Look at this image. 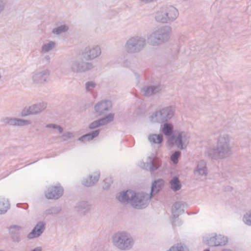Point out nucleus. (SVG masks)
Instances as JSON below:
<instances>
[{
  "instance_id": "nucleus-1",
  "label": "nucleus",
  "mask_w": 251,
  "mask_h": 251,
  "mask_svg": "<svg viewBox=\"0 0 251 251\" xmlns=\"http://www.w3.org/2000/svg\"><path fill=\"white\" fill-rule=\"evenodd\" d=\"M231 154L230 137L226 133L221 134L218 137L216 148H208L205 151L206 157L214 160L226 158Z\"/></svg>"
},
{
  "instance_id": "nucleus-2",
  "label": "nucleus",
  "mask_w": 251,
  "mask_h": 251,
  "mask_svg": "<svg viewBox=\"0 0 251 251\" xmlns=\"http://www.w3.org/2000/svg\"><path fill=\"white\" fill-rule=\"evenodd\" d=\"M118 199L122 202L130 201L133 207L139 209L147 207L149 201V195L144 193H135L133 191L127 190L121 193Z\"/></svg>"
},
{
  "instance_id": "nucleus-3",
  "label": "nucleus",
  "mask_w": 251,
  "mask_h": 251,
  "mask_svg": "<svg viewBox=\"0 0 251 251\" xmlns=\"http://www.w3.org/2000/svg\"><path fill=\"white\" fill-rule=\"evenodd\" d=\"M172 27L169 25L162 26L153 31L147 38L148 42L152 46H158L167 42L170 37Z\"/></svg>"
},
{
  "instance_id": "nucleus-4",
  "label": "nucleus",
  "mask_w": 251,
  "mask_h": 251,
  "mask_svg": "<svg viewBox=\"0 0 251 251\" xmlns=\"http://www.w3.org/2000/svg\"><path fill=\"white\" fill-rule=\"evenodd\" d=\"M112 239L113 245L122 251L129 250L132 248L134 243L130 234L123 231L115 233Z\"/></svg>"
},
{
  "instance_id": "nucleus-5",
  "label": "nucleus",
  "mask_w": 251,
  "mask_h": 251,
  "mask_svg": "<svg viewBox=\"0 0 251 251\" xmlns=\"http://www.w3.org/2000/svg\"><path fill=\"white\" fill-rule=\"evenodd\" d=\"M178 15L179 12L175 7L171 5L163 6L156 13L155 19L158 22L170 23L174 21Z\"/></svg>"
},
{
  "instance_id": "nucleus-6",
  "label": "nucleus",
  "mask_w": 251,
  "mask_h": 251,
  "mask_svg": "<svg viewBox=\"0 0 251 251\" xmlns=\"http://www.w3.org/2000/svg\"><path fill=\"white\" fill-rule=\"evenodd\" d=\"M175 111L174 106L164 107L153 112L150 117V120L152 123L160 124L168 122L174 117Z\"/></svg>"
},
{
  "instance_id": "nucleus-7",
  "label": "nucleus",
  "mask_w": 251,
  "mask_h": 251,
  "mask_svg": "<svg viewBox=\"0 0 251 251\" xmlns=\"http://www.w3.org/2000/svg\"><path fill=\"white\" fill-rule=\"evenodd\" d=\"M146 40L142 36H135L127 40L125 48L129 53H136L142 51L146 47Z\"/></svg>"
},
{
  "instance_id": "nucleus-8",
  "label": "nucleus",
  "mask_w": 251,
  "mask_h": 251,
  "mask_svg": "<svg viewBox=\"0 0 251 251\" xmlns=\"http://www.w3.org/2000/svg\"><path fill=\"white\" fill-rule=\"evenodd\" d=\"M71 71L74 73H82L88 71L93 68L94 66L91 62H85L81 58L72 59L69 63Z\"/></svg>"
},
{
  "instance_id": "nucleus-9",
  "label": "nucleus",
  "mask_w": 251,
  "mask_h": 251,
  "mask_svg": "<svg viewBox=\"0 0 251 251\" xmlns=\"http://www.w3.org/2000/svg\"><path fill=\"white\" fill-rule=\"evenodd\" d=\"M47 107L46 102H39L25 107L22 111L21 116L23 117L29 115L38 114L44 110Z\"/></svg>"
},
{
  "instance_id": "nucleus-10",
  "label": "nucleus",
  "mask_w": 251,
  "mask_h": 251,
  "mask_svg": "<svg viewBox=\"0 0 251 251\" xmlns=\"http://www.w3.org/2000/svg\"><path fill=\"white\" fill-rule=\"evenodd\" d=\"M3 125L23 126L31 124L30 120L19 119L17 118L5 117L1 119Z\"/></svg>"
},
{
  "instance_id": "nucleus-11",
  "label": "nucleus",
  "mask_w": 251,
  "mask_h": 251,
  "mask_svg": "<svg viewBox=\"0 0 251 251\" xmlns=\"http://www.w3.org/2000/svg\"><path fill=\"white\" fill-rule=\"evenodd\" d=\"M160 161L153 157L149 156L146 163H141V167L146 170H149L151 173L157 170L160 166Z\"/></svg>"
},
{
  "instance_id": "nucleus-12",
  "label": "nucleus",
  "mask_w": 251,
  "mask_h": 251,
  "mask_svg": "<svg viewBox=\"0 0 251 251\" xmlns=\"http://www.w3.org/2000/svg\"><path fill=\"white\" fill-rule=\"evenodd\" d=\"M228 242V238L221 234H216L207 240L206 244L210 247L224 246Z\"/></svg>"
},
{
  "instance_id": "nucleus-13",
  "label": "nucleus",
  "mask_w": 251,
  "mask_h": 251,
  "mask_svg": "<svg viewBox=\"0 0 251 251\" xmlns=\"http://www.w3.org/2000/svg\"><path fill=\"white\" fill-rule=\"evenodd\" d=\"M64 189L61 186H52L49 187L45 195L48 199L57 200L63 194Z\"/></svg>"
},
{
  "instance_id": "nucleus-14",
  "label": "nucleus",
  "mask_w": 251,
  "mask_h": 251,
  "mask_svg": "<svg viewBox=\"0 0 251 251\" xmlns=\"http://www.w3.org/2000/svg\"><path fill=\"white\" fill-rule=\"evenodd\" d=\"M100 54L101 49L100 46L98 45L91 48H86L83 52V55L87 60L94 59L100 55Z\"/></svg>"
},
{
  "instance_id": "nucleus-15",
  "label": "nucleus",
  "mask_w": 251,
  "mask_h": 251,
  "mask_svg": "<svg viewBox=\"0 0 251 251\" xmlns=\"http://www.w3.org/2000/svg\"><path fill=\"white\" fill-rule=\"evenodd\" d=\"M112 107L111 101L105 100L98 102L95 106V110L99 116L104 114L109 110Z\"/></svg>"
},
{
  "instance_id": "nucleus-16",
  "label": "nucleus",
  "mask_w": 251,
  "mask_h": 251,
  "mask_svg": "<svg viewBox=\"0 0 251 251\" xmlns=\"http://www.w3.org/2000/svg\"><path fill=\"white\" fill-rule=\"evenodd\" d=\"M163 126L162 131L165 135L169 137L168 142L170 145H173V142L176 138V135L174 134V126L171 123L168 122L163 123Z\"/></svg>"
},
{
  "instance_id": "nucleus-17",
  "label": "nucleus",
  "mask_w": 251,
  "mask_h": 251,
  "mask_svg": "<svg viewBox=\"0 0 251 251\" xmlns=\"http://www.w3.org/2000/svg\"><path fill=\"white\" fill-rule=\"evenodd\" d=\"M50 75V71L48 69L39 70L34 73L32 79L34 83H43L46 81Z\"/></svg>"
},
{
  "instance_id": "nucleus-18",
  "label": "nucleus",
  "mask_w": 251,
  "mask_h": 251,
  "mask_svg": "<svg viewBox=\"0 0 251 251\" xmlns=\"http://www.w3.org/2000/svg\"><path fill=\"white\" fill-rule=\"evenodd\" d=\"M45 229V223L43 222H39L32 231L27 235L28 239L38 237L44 232Z\"/></svg>"
},
{
  "instance_id": "nucleus-19",
  "label": "nucleus",
  "mask_w": 251,
  "mask_h": 251,
  "mask_svg": "<svg viewBox=\"0 0 251 251\" xmlns=\"http://www.w3.org/2000/svg\"><path fill=\"white\" fill-rule=\"evenodd\" d=\"M161 90V85L145 86L141 89V93L146 97H150L159 93Z\"/></svg>"
},
{
  "instance_id": "nucleus-20",
  "label": "nucleus",
  "mask_w": 251,
  "mask_h": 251,
  "mask_svg": "<svg viewBox=\"0 0 251 251\" xmlns=\"http://www.w3.org/2000/svg\"><path fill=\"white\" fill-rule=\"evenodd\" d=\"M100 173L99 171L94 172L93 175H90L88 178L82 181V184L86 187H91L94 185L99 180Z\"/></svg>"
},
{
  "instance_id": "nucleus-21",
  "label": "nucleus",
  "mask_w": 251,
  "mask_h": 251,
  "mask_svg": "<svg viewBox=\"0 0 251 251\" xmlns=\"http://www.w3.org/2000/svg\"><path fill=\"white\" fill-rule=\"evenodd\" d=\"M22 227L17 225L11 226L9 228V233L13 242L19 243L21 241L20 232Z\"/></svg>"
},
{
  "instance_id": "nucleus-22",
  "label": "nucleus",
  "mask_w": 251,
  "mask_h": 251,
  "mask_svg": "<svg viewBox=\"0 0 251 251\" xmlns=\"http://www.w3.org/2000/svg\"><path fill=\"white\" fill-rule=\"evenodd\" d=\"M90 208V205L86 201L78 202L75 207V210L80 215H84L88 213Z\"/></svg>"
},
{
  "instance_id": "nucleus-23",
  "label": "nucleus",
  "mask_w": 251,
  "mask_h": 251,
  "mask_svg": "<svg viewBox=\"0 0 251 251\" xmlns=\"http://www.w3.org/2000/svg\"><path fill=\"white\" fill-rule=\"evenodd\" d=\"M187 140V134L184 131L179 132L177 136H176V138L174 141H175V144L177 148L180 150H184L186 147H184V142Z\"/></svg>"
},
{
  "instance_id": "nucleus-24",
  "label": "nucleus",
  "mask_w": 251,
  "mask_h": 251,
  "mask_svg": "<svg viewBox=\"0 0 251 251\" xmlns=\"http://www.w3.org/2000/svg\"><path fill=\"white\" fill-rule=\"evenodd\" d=\"M163 185L164 180L162 179L154 180L152 183L149 200L161 190Z\"/></svg>"
},
{
  "instance_id": "nucleus-25",
  "label": "nucleus",
  "mask_w": 251,
  "mask_h": 251,
  "mask_svg": "<svg viewBox=\"0 0 251 251\" xmlns=\"http://www.w3.org/2000/svg\"><path fill=\"white\" fill-rule=\"evenodd\" d=\"M183 204L181 202H175L172 207V213L173 218L176 220L178 216L184 212ZM175 221H174V222Z\"/></svg>"
},
{
  "instance_id": "nucleus-26",
  "label": "nucleus",
  "mask_w": 251,
  "mask_h": 251,
  "mask_svg": "<svg viewBox=\"0 0 251 251\" xmlns=\"http://www.w3.org/2000/svg\"><path fill=\"white\" fill-rule=\"evenodd\" d=\"M195 175L204 176L207 175V169L205 161L201 160L199 161L196 169L194 170Z\"/></svg>"
},
{
  "instance_id": "nucleus-27",
  "label": "nucleus",
  "mask_w": 251,
  "mask_h": 251,
  "mask_svg": "<svg viewBox=\"0 0 251 251\" xmlns=\"http://www.w3.org/2000/svg\"><path fill=\"white\" fill-rule=\"evenodd\" d=\"M10 208V204L7 200L0 199V214H5Z\"/></svg>"
},
{
  "instance_id": "nucleus-28",
  "label": "nucleus",
  "mask_w": 251,
  "mask_h": 251,
  "mask_svg": "<svg viewBox=\"0 0 251 251\" xmlns=\"http://www.w3.org/2000/svg\"><path fill=\"white\" fill-rule=\"evenodd\" d=\"M170 184L171 188L174 191H178L181 189V185L180 181L177 176H174L170 180Z\"/></svg>"
},
{
  "instance_id": "nucleus-29",
  "label": "nucleus",
  "mask_w": 251,
  "mask_h": 251,
  "mask_svg": "<svg viewBox=\"0 0 251 251\" xmlns=\"http://www.w3.org/2000/svg\"><path fill=\"white\" fill-rule=\"evenodd\" d=\"M148 139L150 142L152 143L161 144L163 142V138L161 134H152L149 135Z\"/></svg>"
},
{
  "instance_id": "nucleus-30",
  "label": "nucleus",
  "mask_w": 251,
  "mask_h": 251,
  "mask_svg": "<svg viewBox=\"0 0 251 251\" xmlns=\"http://www.w3.org/2000/svg\"><path fill=\"white\" fill-rule=\"evenodd\" d=\"M167 251H189V250L186 245L180 243L175 244Z\"/></svg>"
},
{
  "instance_id": "nucleus-31",
  "label": "nucleus",
  "mask_w": 251,
  "mask_h": 251,
  "mask_svg": "<svg viewBox=\"0 0 251 251\" xmlns=\"http://www.w3.org/2000/svg\"><path fill=\"white\" fill-rule=\"evenodd\" d=\"M114 120V114L110 113L104 117L97 120L100 126H104L107 124L113 121Z\"/></svg>"
},
{
  "instance_id": "nucleus-32",
  "label": "nucleus",
  "mask_w": 251,
  "mask_h": 251,
  "mask_svg": "<svg viewBox=\"0 0 251 251\" xmlns=\"http://www.w3.org/2000/svg\"><path fill=\"white\" fill-rule=\"evenodd\" d=\"M55 46V43L50 41L48 43L44 44L42 47V50L45 52L51 50Z\"/></svg>"
},
{
  "instance_id": "nucleus-33",
  "label": "nucleus",
  "mask_w": 251,
  "mask_h": 251,
  "mask_svg": "<svg viewBox=\"0 0 251 251\" xmlns=\"http://www.w3.org/2000/svg\"><path fill=\"white\" fill-rule=\"evenodd\" d=\"M68 29V26L66 25H63L53 29L52 32L58 35L63 32H66Z\"/></svg>"
},
{
  "instance_id": "nucleus-34",
  "label": "nucleus",
  "mask_w": 251,
  "mask_h": 251,
  "mask_svg": "<svg viewBox=\"0 0 251 251\" xmlns=\"http://www.w3.org/2000/svg\"><path fill=\"white\" fill-rule=\"evenodd\" d=\"M61 209L59 207H51L47 209L45 211L46 215H55L59 213Z\"/></svg>"
},
{
  "instance_id": "nucleus-35",
  "label": "nucleus",
  "mask_w": 251,
  "mask_h": 251,
  "mask_svg": "<svg viewBox=\"0 0 251 251\" xmlns=\"http://www.w3.org/2000/svg\"><path fill=\"white\" fill-rule=\"evenodd\" d=\"M180 151H177L173 152V154L171 155V160L172 161L173 164H176L178 163V157L180 156Z\"/></svg>"
},
{
  "instance_id": "nucleus-36",
  "label": "nucleus",
  "mask_w": 251,
  "mask_h": 251,
  "mask_svg": "<svg viewBox=\"0 0 251 251\" xmlns=\"http://www.w3.org/2000/svg\"><path fill=\"white\" fill-rule=\"evenodd\" d=\"M243 221L246 225L251 226V209L244 215Z\"/></svg>"
},
{
  "instance_id": "nucleus-37",
  "label": "nucleus",
  "mask_w": 251,
  "mask_h": 251,
  "mask_svg": "<svg viewBox=\"0 0 251 251\" xmlns=\"http://www.w3.org/2000/svg\"><path fill=\"white\" fill-rule=\"evenodd\" d=\"M112 178H106L104 179L103 181V188L104 189H108L110 187L111 183H112Z\"/></svg>"
},
{
  "instance_id": "nucleus-38",
  "label": "nucleus",
  "mask_w": 251,
  "mask_h": 251,
  "mask_svg": "<svg viewBox=\"0 0 251 251\" xmlns=\"http://www.w3.org/2000/svg\"><path fill=\"white\" fill-rule=\"evenodd\" d=\"M74 136V135L73 133L71 132H67L63 133L61 137L62 138L63 141H65L69 139L73 138Z\"/></svg>"
},
{
  "instance_id": "nucleus-39",
  "label": "nucleus",
  "mask_w": 251,
  "mask_h": 251,
  "mask_svg": "<svg viewBox=\"0 0 251 251\" xmlns=\"http://www.w3.org/2000/svg\"><path fill=\"white\" fill-rule=\"evenodd\" d=\"M96 86V83L93 81H88L85 84V88L87 91H90L94 88Z\"/></svg>"
},
{
  "instance_id": "nucleus-40",
  "label": "nucleus",
  "mask_w": 251,
  "mask_h": 251,
  "mask_svg": "<svg viewBox=\"0 0 251 251\" xmlns=\"http://www.w3.org/2000/svg\"><path fill=\"white\" fill-rule=\"evenodd\" d=\"M100 130L97 129L92 131L91 132L88 133V136L90 140H92L94 138L97 137L100 133Z\"/></svg>"
},
{
  "instance_id": "nucleus-41",
  "label": "nucleus",
  "mask_w": 251,
  "mask_h": 251,
  "mask_svg": "<svg viewBox=\"0 0 251 251\" xmlns=\"http://www.w3.org/2000/svg\"><path fill=\"white\" fill-rule=\"evenodd\" d=\"M100 126V124L99 123L98 120H96L93 122H92L89 126V128L90 129H93L97 127Z\"/></svg>"
},
{
  "instance_id": "nucleus-42",
  "label": "nucleus",
  "mask_w": 251,
  "mask_h": 251,
  "mask_svg": "<svg viewBox=\"0 0 251 251\" xmlns=\"http://www.w3.org/2000/svg\"><path fill=\"white\" fill-rule=\"evenodd\" d=\"M6 4V0H0V14L4 10Z\"/></svg>"
},
{
  "instance_id": "nucleus-43",
  "label": "nucleus",
  "mask_w": 251,
  "mask_h": 251,
  "mask_svg": "<svg viewBox=\"0 0 251 251\" xmlns=\"http://www.w3.org/2000/svg\"><path fill=\"white\" fill-rule=\"evenodd\" d=\"M78 140L80 141L81 142H84L86 141H90L91 140H90V138L89 137L88 134L87 133V134H85V135H83L81 136V137H80L78 139Z\"/></svg>"
},
{
  "instance_id": "nucleus-44",
  "label": "nucleus",
  "mask_w": 251,
  "mask_h": 251,
  "mask_svg": "<svg viewBox=\"0 0 251 251\" xmlns=\"http://www.w3.org/2000/svg\"><path fill=\"white\" fill-rule=\"evenodd\" d=\"M57 125L54 124H48L46 126V127L47 128H52L53 129H56L57 127Z\"/></svg>"
},
{
  "instance_id": "nucleus-45",
  "label": "nucleus",
  "mask_w": 251,
  "mask_h": 251,
  "mask_svg": "<svg viewBox=\"0 0 251 251\" xmlns=\"http://www.w3.org/2000/svg\"><path fill=\"white\" fill-rule=\"evenodd\" d=\"M56 129H58L60 133H62L63 131V128L60 126L57 125Z\"/></svg>"
},
{
  "instance_id": "nucleus-46",
  "label": "nucleus",
  "mask_w": 251,
  "mask_h": 251,
  "mask_svg": "<svg viewBox=\"0 0 251 251\" xmlns=\"http://www.w3.org/2000/svg\"><path fill=\"white\" fill-rule=\"evenodd\" d=\"M140 1L143 3H148L151 2L153 0H140Z\"/></svg>"
},
{
  "instance_id": "nucleus-47",
  "label": "nucleus",
  "mask_w": 251,
  "mask_h": 251,
  "mask_svg": "<svg viewBox=\"0 0 251 251\" xmlns=\"http://www.w3.org/2000/svg\"><path fill=\"white\" fill-rule=\"evenodd\" d=\"M42 251L41 248L39 247L35 248V249L32 250L31 251Z\"/></svg>"
},
{
  "instance_id": "nucleus-48",
  "label": "nucleus",
  "mask_w": 251,
  "mask_h": 251,
  "mask_svg": "<svg viewBox=\"0 0 251 251\" xmlns=\"http://www.w3.org/2000/svg\"><path fill=\"white\" fill-rule=\"evenodd\" d=\"M203 251H210V249H206V250H204Z\"/></svg>"
},
{
  "instance_id": "nucleus-49",
  "label": "nucleus",
  "mask_w": 251,
  "mask_h": 251,
  "mask_svg": "<svg viewBox=\"0 0 251 251\" xmlns=\"http://www.w3.org/2000/svg\"><path fill=\"white\" fill-rule=\"evenodd\" d=\"M19 205H20V204H19V203H17V206H19Z\"/></svg>"
},
{
  "instance_id": "nucleus-50",
  "label": "nucleus",
  "mask_w": 251,
  "mask_h": 251,
  "mask_svg": "<svg viewBox=\"0 0 251 251\" xmlns=\"http://www.w3.org/2000/svg\"><path fill=\"white\" fill-rule=\"evenodd\" d=\"M1 75L0 74V79L1 78Z\"/></svg>"
},
{
  "instance_id": "nucleus-51",
  "label": "nucleus",
  "mask_w": 251,
  "mask_h": 251,
  "mask_svg": "<svg viewBox=\"0 0 251 251\" xmlns=\"http://www.w3.org/2000/svg\"><path fill=\"white\" fill-rule=\"evenodd\" d=\"M0 251H3V250H0Z\"/></svg>"
}]
</instances>
